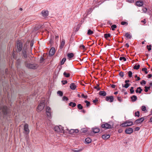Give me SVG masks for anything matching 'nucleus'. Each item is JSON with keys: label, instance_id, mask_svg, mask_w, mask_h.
Here are the masks:
<instances>
[{"label": "nucleus", "instance_id": "obj_40", "mask_svg": "<svg viewBox=\"0 0 152 152\" xmlns=\"http://www.w3.org/2000/svg\"><path fill=\"white\" fill-rule=\"evenodd\" d=\"M117 26L115 25H113L111 26V29L112 30L114 31L115 30V29L116 28Z\"/></svg>", "mask_w": 152, "mask_h": 152}, {"label": "nucleus", "instance_id": "obj_21", "mask_svg": "<svg viewBox=\"0 0 152 152\" xmlns=\"http://www.w3.org/2000/svg\"><path fill=\"white\" fill-rule=\"evenodd\" d=\"M76 87V86L74 83H72L70 85V88L73 90H74Z\"/></svg>", "mask_w": 152, "mask_h": 152}, {"label": "nucleus", "instance_id": "obj_48", "mask_svg": "<svg viewBox=\"0 0 152 152\" xmlns=\"http://www.w3.org/2000/svg\"><path fill=\"white\" fill-rule=\"evenodd\" d=\"M147 69L146 68H143L142 69V71H145L146 74H147L148 72L147 71Z\"/></svg>", "mask_w": 152, "mask_h": 152}, {"label": "nucleus", "instance_id": "obj_26", "mask_svg": "<svg viewBox=\"0 0 152 152\" xmlns=\"http://www.w3.org/2000/svg\"><path fill=\"white\" fill-rule=\"evenodd\" d=\"M69 105L71 106L72 107H74L76 106V104L75 103L73 102H71L69 103Z\"/></svg>", "mask_w": 152, "mask_h": 152}, {"label": "nucleus", "instance_id": "obj_34", "mask_svg": "<svg viewBox=\"0 0 152 152\" xmlns=\"http://www.w3.org/2000/svg\"><path fill=\"white\" fill-rule=\"evenodd\" d=\"M140 67V65L139 64H138L137 65H135L134 67V69H135L137 70Z\"/></svg>", "mask_w": 152, "mask_h": 152}, {"label": "nucleus", "instance_id": "obj_14", "mask_svg": "<svg viewBox=\"0 0 152 152\" xmlns=\"http://www.w3.org/2000/svg\"><path fill=\"white\" fill-rule=\"evenodd\" d=\"M136 5L139 7L142 6L143 4V2L142 1H138L136 2Z\"/></svg>", "mask_w": 152, "mask_h": 152}, {"label": "nucleus", "instance_id": "obj_27", "mask_svg": "<svg viewBox=\"0 0 152 152\" xmlns=\"http://www.w3.org/2000/svg\"><path fill=\"white\" fill-rule=\"evenodd\" d=\"M74 56V54L72 53H68L67 54V56L69 59V60H70V58L73 57Z\"/></svg>", "mask_w": 152, "mask_h": 152}, {"label": "nucleus", "instance_id": "obj_57", "mask_svg": "<svg viewBox=\"0 0 152 152\" xmlns=\"http://www.w3.org/2000/svg\"><path fill=\"white\" fill-rule=\"evenodd\" d=\"M117 99L118 101L120 102H121L122 101L121 98L120 97H118Z\"/></svg>", "mask_w": 152, "mask_h": 152}, {"label": "nucleus", "instance_id": "obj_47", "mask_svg": "<svg viewBox=\"0 0 152 152\" xmlns=\"http://www.w3.org/2000/svg\"><path fill=\"white\" fill-rule=\"evenodd\" d=\"M45 99L44 98L43 99L41 100V101L40 102V104H43V105H44V103L45 101Z\"/></svg>", "mask_w": 152, "mask_h": 152}, {"label": "nucleus", "instance_id": "obj_37", "mask_svg": "<svg viewBox=\"0 0 152 152\" xmlns=\"http://www.w3.org/2000/svg\"><path fill=\"white\" fill-rule=\"evenodd\" d=\"M77 108L79 110H81L83 109V107L80 104H79L77 105Z\"/></svg>", "mask_w": 152, "mask_h": 152}, {"label": "nucleus", "instance_id": "obj_60", "mask_svg": "<svg viewBox=\"0 0 152 152\" xmlns=\"http://www.w3.org/2000/svg\"><path fill=\"white\" fill-rule=\"evenodd\" d=\"M151 11V10H143V12L145 13H146L147 12H149V11Z\"/></svg>", "mask_w": 152, "mask_h": 152}, {"label": "nucleus", "instance_id": "obj_12", "mask_svg": "<svg viewBox=\"0 0 152 152\" xmlns=\"http://www.w3.org/2000/svg\"><path fill=\"white\" fill-rule=\"evenodd\" d=\"M45 105L42 104H39L37 107V111H40L42 110L44 108Z\"/></svg>", "mask_w": 152, "mask_h": 152}, {"label": "nucleus", "instance_id": "obj_15", "mask_svg": "<svg viewBox=\"0 0 152 152\" xmlns=\"http://www.w3.org/2000/svg\"><path fill=\"white\" fill-rule=\"evenodd\" d=\"M55 52V49L54 48H52L49 51V55L52 56L54 55Z\"/></svg>", "mask_w": 152, "mask_h": 152}, {"label": "nucleus", "instance_id": "obj_22", "mask_svg": "<svg viewBox=\"0 0 152 152\" xmlns=\"http://www.w3.org/2000/svg\"><path fill=\"white\" fill-rule=\"evenodd\" d=\"M125 36L128 39H131L132 37V36L129 33H126Z\"/></svg>", "mask_w": 152, "mask_h": 152}, {"label": "nucleus", "instance_id": "obj_45", "mask_svg": "<svg viewBox=\"0 0 152 152\" xmlns=\"http://www.w3.org/2000/svg\"><path fill=\"white\" fill-rule=\"evenodd\" d=\"M134 88L133 87H131V88L130 89V93L131 94H133L134 92Z\"/></svg>", "mask_w": 152, "mask_h": 152}, {"label": "nucleus", "instance_id": "obj_7", "mask_svg": "<svg viewBox=\"0 0 152 152\" xmlns=\"http://www.w3.org/2000/svg\"><path fill=\"white\" fill-rule=\"evenodd\" d=\"M46 111L47 115L48 117H50L51 116V109L49 107H46Z\"/></svg>", "mask_w": 152, "mask_h": 152}, {"label": "nucleus", "instance_id": "obj_20", "mask_svg": "<svg viewBox=\"0 0 152 152\" xmlns=\"http://www.w3.org/2000/svg\"><path fill=\"white\" fill-rule=\"evenodd\" d=\"M110 137V135L107 134L103 135L102 137V138L104 139H107L109 138Z\"/></svg>", "mask_w": 152, "mask_h": 152}, {"label": "nucleus", "instance_id": "obj_39", "mask_svg": "<svg viewBox=\"0 0 152 152\" xmlns=\"http://www.w3.org/2000/svg\"><path fill=\"white\" fill-rule=\"evenodd\" d=\"M135 116L139 117L140 116V112L139 111H137L135 113Z\"/></svg>", "mask_w": 152, "mask_h": 152}, {"label": "nucleus", "instance_id": "obj_58", "mask_svg": "<svg viewBox=\"0 0 152 152\" xmlns=\"http://www.w3.org/2000/svg\"><path fill=\"white\" fill-rule=\"evenodd\" d=\"M80 48H82L83 49H85V47L84 45H81L80 46Z\"/></svg>", "mask_w": 152, "mask_h": 152}, {"label": "nucleus", "instance_id": "obj_3", "mask_svg": "<svg viewBox=\"0 0 152 152\" xmlns=\"http://www.w3.org/2000/svg\"><path fill=\"white\" fill-rule=\"evenodd\" d=\"M17 49H16L17 52H19L22 49L23 46L21 42L20 41H18L17 44Z\"/></svg>", "mask_w": 152, "mask_h": 152}, {"label": "nucleus", "instance_id": "obj_38", "mask_svg": "<svg viewBox=\"0 0 152 152\" xmlns=\"http://www.w3.org/2000/svg\"><path fill=\"white\" fill-rule=\"evenodd\" d=\"M119 59L121 61H122V60H123L124 61H126V58L124 57H121Z\"/></svg>", "mask_w": 152, "mask_h": 152}, {"label": "nucleus", "instance_id": "obj_10", "mask_svg": "<svg viewBox=\"0 0 152 152\" xmlns=\"http://www.w3.org/2000/svg\"><path fill=\"white\" fill-rule=\"evenodd\" d=\"M26 48L24 47L23 48V49L22 56L25 58H26L27 57V55L26 53Z\"/></svg>", "mask_w": 152, "mask_h": 152}, {"label": "nucleus", "instance_id": "obj_59", "mask_svg": "<svg viewBox=\"0 0 152 152\" xmlns=\"http://www.w3.org/2000/svg\"><path fill=\"white\" fill-rule=\"evenodd\" d=\"M140 84L141 85H142V84H146V82L144 80H142Z\"/></svg>", "mask_w": 152, "mask_h": 152}, {"label": "nucleus", "instance_id": "obj_64", "mask_svg": "<svg viewBox=\"0 0 152 152\" xmlns=\"http://www.w3.org/2000/svg\"><path fill=\"white\" fill-rule=\"evenodd\" d=\"M141 22H142L144 23V24L145 23H146V20L145 19H144L143 20H142L141 21Z\"/></svg>", "mask_w": 152, "mask_h": 152}, {"label": "nucleus", "instance_id": "obj_31", "mask_svg": "<svg viewBox=\"0 0 152 152\" xmlns=\"http://www.w3.org/2000/svg\"><path fill=\"white\" fill-rule=\"evenodd\" d=\"M63 75L65 77H69L70 76V75H69V73H67L65 72H64V73H63Z\"/></svg>", "mask_w": 152, "mask_h": 152}, {"label": "nucleus", "instance_id": "obj_9", "mask_svg": "<svg viewBox=\"0 0 152 152\" xmlns=\"http://www.w3.org/2000/svg\"><path fill=\"white\" fill-rule=\"evenodd\" d=\"M102 128L106 129H110L112 128L111 125L107 123L102 124Z\"/></svg>", "mask_w": 152, "mask_h": 152}, {"label": "nucleus", "instance_id": "obj_1", "mask_svg": "<svg viewBox=\"0 0 152 152\" xmlns=\"http://www.w3.org/2000/svg\"><path fill=\"white\" fill-rule=\"evenodd\" d=\"M54 130L57 132L59 133H64V130L63 127L60 126H56L54 129Z\"/></svg>", "mask_w": 152, "mask_h": 152}, {"label": "nucleus", "instance_id": "obj_11", "mask_svg": "<svg viewBox=\"0 0 152 152\" xmlns=\"http://www.w3.org/2000/svg\"><path fill=\"white\" fill-rule=\"evenodd\" d=\"M133 130L132 128H128L126 129L125 132L127 134H130L133 132Z\"/></svg>", "mask_w": 152, "mask_h": 152}, {"label": "nucleus", "instance_id": "obj_17", "mask_svg": "<svg viewBox=\"0 0 152 152\" xmlns=\"http://www.w3.org/2000/svg\"><path fill=\"white\" fill-rule=\"evenodd\" d=\"M69 133L72 134L74 133H77L79 132V131L77 129H71L69 131Z\"/></svg>", "mask_w": 152, "mask_h": 152}, {"label": "nucleus", "instance_id": "obj_5", "mask_svg": "<svg viewBox=\"0 0 152 152\" xmlns=\"http://www.w3.org/2000/svg\"><path fill=\"white\" fill-rule=\"evenodd\" d=\"M24 133L26 134H28L29 132V130L28 129V124H25L24 126Z\"/></svg>", "mask_w": 152, "mask_h": 152}, {"label": "nucleus", "instance_id": "obj_51", "mask_svg": "<svg viewBox=\"0 0 152 152\" xmlns=\"http://www.w3.org/2000/svg\"><path fill=\"white\" fill-rule=\"evenodd\" d=\"M146 110V107L145 106H142V111H145Z\"/></svg>", "mask_w": 152, "mask_h": 152}, {"label": "nucleus", "instance_id": "obj_28", "mask_svg": "<svg viewBox=\"0 0 152 152\" xmlns=\"http://www.w3.org/2000/svg\"><path fill=\"white\" fill-rule=\"evenodd\" d=\"M83 149V148L79 150H77V149L76 148L75 149H72V151L74 152H80L82 151Z\"/></svg>", "mask_w": 152, "mask_h": 152}, {"label": "nucleus", "instance_id": "obj_32", "mask_svg": "<svg viewBox=\"0 0 152 152\" xmlns=\"http://www.w3.org/2000/svg\"><path fill=\"white\" fill-rule=\"evenodd\" d=\"M84 102L86 103V106L87 107H88L90 106V103L87 100H85Z\"/></svg>", "mask_w": 152, "mask_h": 152}, {"label": "nucleus", "instance_id": "obj_56", "mask_svg": "<svg viewBox=\"0 0 152 152\" xmlns=\"http://www.w3.org/2000/svg\"><path fill=\"white\" fill-rule=\"evenodd\" d=\"M126 1L130 3L134 2V0H126Z\"/></svg>", "mask_w": 152, "mask_h": 152}, {"label": "nucleus", "instance_id": "obj_2", "mask_svg": "<svg viewBox=\"0 0 152 152\" xmlns=\"http://www.w3.org/2000/svg\"><path fill=\"white\" fill-rule=\"evenodd\" d=\"M26 66L28 68L35 69L38 67V65L36 64H26Z\"/></svg>", "mask_w": 152, "mask_h": 152}, {"label": "nucleus", "instance_id": "obj_50", "mask_svg": "<svg viewBox=\"0 0 152 152\" xmlns=\"http://www.w3.org/2000/svg\"><path fill=\"white\" fill-rule=\"evenodd\" d=\"M62 99L63 101H67L68 99L67 97L65 96L63 97Z\"/></svg>", "mask_w": 152, "mask_h": 152}, {"label": "nucleus", "instance_id": "obj_4", "mask_svg": "<svg viewBox=\"0 0 152 152\" xmlns=\"http://www.w3.org/2000/svg\"><path fill=\"white\" fill-rule=\"evenodd\" d=\"M133 125V122L129 121H127L124 123L121 124V125L122 127H127L132 126Z\"/></svg>", "mask_w": 152, "mask_h": 152}, {"label": "nucleus", "instance_id": "obj_6", "mask_svg": "<svg viewBox=\"0 0 152 152\" xmlns=\"http://www.w3.org/2000/svg\"><path fill=\"white\" fill-rule=\"evenodd\" d=\"M0 111L2 112L4 115H6L7 113V107L6 106H3L1 107L0 108Z\"/></svg>", "mask_w": 152, "mask_h": 152}, {"label": "nucleus", "instance_id": "obj_43", "mask_svg": "<svg viewBox=\"0 0 152 152\" xmlns=\"http://www.w3.org/2000/svg\"><path fill=\"white\" fill-rule=\"evenodd\" d=\"M128 74L129 76V77H132V73L131 71H129L128 72Z\"/></svg>", "mask_w": 152, "mask_h": 152}, {"label": "nucleus", "instance_id": "obj_8", "mask_svg": "<svg viewBox=\"0 0 152 152\" xmlns=\"http://www.w3.org/2000/svg\"><path fill=\"white\" fill-rule=\"evenodd\" d=\"M107 101L112 102L113 101L114 98L113 96H107L105 99Z\"/></svg>", "mask_w": 152, "mask_h": 152}, {"label": "nucleus", "instance_id": "obj_30", "mask_svg": "<svg viewBox=\"0 0 152 152\" xmlns=\"http://www.w3.org/2000/svg\"><path fill=\"white\" fill-rule=\"evenodd\" d=\"M94 32L93 31H91V29L88 30L87 32V34L88 35H91L93 34Z\"/></svg>", "mask_w": 152, "mask_h": 152}, {"label": "nucleus", "instance_id": "obj_53", "mask_svg": "<svg viewBox=\"0 0 152 152\" xmlns=\"http://www.w3.org/2000/svg\"><path fill=\"white\" fill-rule=\"evenodd\" d=\"M99 86V85H97V86H96L94 87V88L95 89H97V90H100V88L98 86Z\"/></svg>", "mask_w": 152, "mask_h": 152}, {"label": "nucleus", "instance_id": "obj_33", "mask_svg": "<svg viewBox=\"0 0 152 152\" xmlns=\"http://www.w3.org/2000/svg\"><path fill=\"white\" fill-rule=\"evenodd\" d=\"M130 85V84L126 83L124 86L123 85H122V86L123 87H125L126 88H127Z\"/></svg>", "mask_w": 152, "mask_h": 152}, {"label": "nucleus", "instance_id": "obj_52", "mask_svg": "<svg viewBox=\"0 0 152 152\" xmlns=\"http://www.w3.org/2000/svg\"><path fill=\"white\" fill-rule=\"evenodd\" d=\"M61 82L62 83V84L63 85H64L66 83H67V81L66 80H62L61 81Z\"/></svg>", "mask_w": 152, "mask_h": 152}, {"label": "nucleus", "instance_id": "obj_46", "mask_svg": "<svg viewBox=\"0 0 152 152\" xmlns=\"http://www.w3.org/2000/svg\"><path fill=\"white\" fill-rule=\"evenodd\" d=\"M145 92H147L148 91V90L150 89V87L145 86Z\"/></svg>", "mask_w": 152, "mask_h": 152}, {"label": "nucleus", "instance_id": "obj_18", "mask_svg": "<svg viewBox=\"0 0 152 152\" xmlns=\"http://www.w3.org/2000/svg\"><path fill=\"white\" fill-rule=\"evenodd\" d=\"M92 131L94 133H96L99 132V129L98 128H93L92 129Z\"/></svg>", "mask_w": 152, "mask_h": 152}, {"label": "nucleus", "instance_id": "obj_23", "mask_svg": "<svg viewBox=\"0 0 152 152\" xmlns=\"http://www.w3.org/2000/svg\"><path fill=\"white\" fill-rule=\"evenodd\" d=\"M91 140L88 137L86 139L85 142L87 144H89L91 142Z\"/></svg>", "mask_w": 152, "mask_h": 152}, {"label": "nucleus", "instance_id": "obj_41", "mask_svg": "<svg viewBox=\"0 0 152 152\" xmlns=\"http://www.w3.org/2000/svg\"><path fill=\"white\" fill-rule=\"evenodd\" d=\"M57 94L60 96H62L63 95V93L61 91H58L57 92Z\"/></svg>", "mask_w": 152, "mask_h": 152}, {"label": "nucleus", "instance_id": "obj_55", "mask_svg": "<svg viewBox=\"0 0 152 152\" xmlns=\"http://www.w3.org/2000/svg\"><path fill=\"white\" fill-rule=\"evenodd\" d=\"M121 25H124L125 24H126V25H127V23L126 22L123 21V22H121Z\"/></svg>", "mask_w": 152, "mask_h": 152}, {"label": "nucleus", "instance_id": "obj_42", "mask_svg": "<svg viewBox=\"0 0 152 152\" xmlns=\"http://www.w3.org/2000/svg\"><path fill=\"white\" fill-rule=\"evenodd\" d=\"M151 45H147V49H148V50L149 51L151 50Z\"/></svg>", "mask_w": 152, "mask_h": 152}, {"label": "nucleus", "instance_id": "obj_35", "mask_svg": "<svg viewBox=\"0 0 152 152\" xmlns=\"http://www.w3.org/2000/svg\"><path fill=\"white\" fill-rule=\"evenodd\" d=\"M66 60V58H63L61 62V65L63 64Z\"/></svg>", "mask_w": 152, "mask_h": 152}, {"label": "nucleus", "instance_id": "obj_61", "mask_svg": "<svg viewBox=\"0 0 152 152\" xmlns=\"http://www.w3.org/2000/svg\"><path fill=\"white\" fill-rule=\"evenodd\" d=\"M123 132V129H120L118 130V132L121 133Z\"/></svg>", "mask_w": 152, "mask_h": 152}, {"label": "nucleus", "instance_id": "obj_36", "mask_svg": "<svg viewBox=\"0 0 152 152\" xmlns=\"http://www.w3.org/2000/svg\"><path fill=\"white\" fill-rule=\"evenodd\" d=\"M110 34H104V37L105 38H107L108 37H110Z\"/></svg>", "mask_w": 152, "mask_h": 152}, {"label": "nucleus", "instance_id": "obj_63", "mask_svg": "<svg viewBox=\"0 0 152 152\" xmlns=\"http://www.w3.org/2000/svg\"><path fill=\"white\" fill-rule=\"evenodd\" d=\"M152 76L151 74H148V78H150Z\"/></svg>", "mask_w": 152, "mask_h": 152}, {"label": "nucleus", "instance_id": "obj_62", "mask_svg": "<svg viewBox=\"0 0 152 152\" xmlns=\"http://www.w3.org/2000/svg\"><path fill=\"white\" fill-rule=\"evenodd\" d=\"M98 101V100L97 99H94V100H93V102L94 103H95L97 102Z\"/></svg>", "mask_w": 152, "mask_h": 152}, {"label": "nucleus", "instance_id": "obj_24", "mask_svg": "<svg viewBox=\"0 0 152 152\" xmlns=\"http://www.w3.org/2000/svg\"><path fill=\"white\" fill-rule=\"evenodd\" d=\"M99 94L100 95L102 96H105L106 95V93L104 91H101L99 93Z\"/></svg>", "mask_w": 152, "mask_h": 152}, {"label": "nucleus", "instance_id": "obj_29", "mask_svg": "<svg viewBox=\"0 0 152 152\" xmlns=\"http://www.w3.org/2000/svg\"><path fill=\"white\" fill-rule=\"evenodd\" d=\"M131 99H132V101L134 102L137 100V97L136 96L133 95L131 97Z\"/></svg>", "mask_w": 152, "mask_h": 152}, {"label": "nucleus", "instance_id": "obj_13", "mask_svg": "<svg viewBox=\"0 0 152 152\" xmlns=\"http://www.w3.org/2000/svg\"><path fill=\"white\" fill-rule=\"evenodd\" d=\"M41 13L42 16L43 17H46L48 14V10H43Z\"/></svg>", "mask_w": 152, "mask_h": 152}, {"label": "nucleus", "instance_id": "obj_54", "mask_svg": "<svg viewBox=\"0 0 152 152\" xmlns=\"http://www.w3.org/2000/svg\"><path fill=\"white\" fill-rule=\"evenodd\" d=\"M44 58L42 57H41V58L40 59V63H42L44 61Z\"/></svg>", "mask_w": 152, "mask_h": 152}, {"label": "nucleus", "instance_id": "obj_44", "mask_svg": "<svg viewBox=\"0 0 152 152\" xmlns=\"http://www.w3.org/2000/svg\"><path fill=\"white\" fill-rule=\"evenodd\" d=\"M81 96L82 97L84 98L85 99H86L88 97V96L87 95H85L84 94H82L81 95Z\"/></svg>", "mask_w": 152, "mask_h": 152}, {"label": "nucleus", "instance_id": "obj_49", "mask_svg": "<svg viewBox=\"0 0 152 152\" xmlns=\"http://www.w3.org/2000/svg\"><path fill=\"white\" fill-rule=\"evenodd\" d=\"M119 75L121 77H123L124 76V73L122 72H120Z\"/></svg>", "mask_w": 152, "mask_h": 152}, {"label": "nucleus", "instance_id": "obj_16", "mask_svg": "<svg viewBox=\"0 0 152 152\" xmlns=\"http://www.w3.org/2000/svg\"><path fill=\"white\" fill-rule=\"evenodd\" d=\"M144 120V118L143 117H142L138 119L135 122L136 124H138L142 122Z\"/></svg>", "mask_w": 152, "mask_h": 152}, {"label": "nucleus", "instance_id": "obj_19", "mask_svg": "<svg viewBox=\"0 0 152 152\" xmlns=\"http://www.w3.org/2000/svg\"><path fill=\"white\" fill-rule=\"evenodd\" d=\"M65 45V40L64 39H62L61 40V45L60 46V48L62 49L63 48Z\"/></svg>", "mask_w": 152, "mask_h": 152}, {"label": "nucleus", "instance_id": "obj_25", "mask_svg": "<svg viewBox=\"0 0 152 152\" xmlns=\"http://www.w3.org/2000/svg\"><path fill=\"white\" fill-rule=\"evenodd\" d=\"M142 91V89H141V88L140 87H139L137 88V90H136V92L137 93H138L140 94L141 93Z\"/></svg>", "mask_w": 152, "mask_h": 152}]
</instances>
